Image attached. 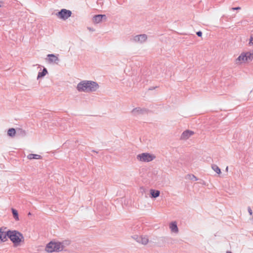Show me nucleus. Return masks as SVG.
<instances>
[{
    "label": "nucleus",
    "instance_id": "20",
    "mask_svg": "<svg viewBox=\"0 0 253 253\" xmlns=\"http://www.w3.org/2000/svg\"><path fill=\"white\" fill-rule=\"evenodd\" d=\"M249 45L251 46H253V35H252L250 37Z\"/></svg>",
    "mask_w": 253,
    "mask_h": 253
},
{
    "label": "nucleus",
    "instance_id": "2",
    "mask_svg": "<svg viewBox=\"0 0 253 253\" xmlns=\"http://www.w3.org/2000/svg\"><path fill=\"white\" fill-rule=\"evenodd\" d=\"M253 59V50L247 52H243L235 60V64L237 66L248 63Z\"/></svg>",
    "mask_w": 253,
    "mask_h": 253
},
{
    "label": "nucleus",
    "instance_id": "4",
    "mask_svg": "<svg viewBox=\"0 0 253 253\" xmlns=\"http://www.w3.org/2000/svg\"><path fill=\"white\" fill-rule=\"evenodd\" d=\"M64 246L60 242H50L46 247L45 250L48 253L60 252L63 250Z\"/></svg>",
    "mask_w": 253,
    "mask_h": 253
},
{
    "label": "nucleus",
    "instance_id": "6",
    "mask_svg": "<svg viewBox=\"0 0 253 253\" xmlns=\"http://www.w3.org/2000/svg\"><path fill=\"white\" fill-rule=\"evenodd\" d=\"M72 12L69 10L62 9L60 12L56 14V15L59 18L66 20L71 16Z\"/></svg>",
    "mask_w": 253,
    "mask_h": 253
},
{
    "label": "nucleus",
    "instance_id": "23",
    "mask_svg": "<svg viewBox=\"0 0 253 253\" xmlns=\"http://www.w3.org/2000/svg\"><path fill=\"white\" fill-rule=\"evenodd\" d=\"M241 9V8L240 7L232 8L233 10H238V9Z\"/></svg>",
    "mask_w": 253,
    "mask_h": 253
},
{
    "label": "nucleus",
    "instance_id": "27",
    "mask_svg": "<svg viewBox=\"0 0 253 253\" xmlns=\"http://www.w3.org/2000/svg\"><path fill=\"white\" fill-rule=\"evenodd\" d=\"M226 253H232L231 252H227Z\"/></svg>",
    "mask_w": 253,
    "mask_h": 253
},
{
    "label": "nucleus",
    "instance_id": "28",
    "mask_svg": "<svg viewBox=\"0 0 253 253\" xmlns=\"http://www.w3.org/2000/svg\"><path fill=\"white\" fill-rule=\"evenodd\" d=\"M31 213L30 212H29L28 215H31Z\"/></svg>",
    "mask_w": 253,
    "mask_h": 253
},
{
    "label": "nucleus",
    "instance_id": "24",
    "mask_svg": "<svg viewBox=\"0 0 253 253\" xmlns=\"http://www.w3.org/2000/svg\"><path fill=\"white\" fill-rule=\"evenodd\" d=\"M3 2L0 0V7H1L2 5Z\"/></svg>",
    "mask_w": 253,
    "mask_h": 253
},
{
    "label": "nucleus",
    "instance_id": "9",
    "mask_svg": "<svg viewBox=\"0 0 253 253\" xmlns=\"http://www.w3.org/2000/svg\"><path fill=\"white\" fill-rule=\"evenodd\" d=\"M147 36L145 34L136 36L134 37V41L136 42H143L146 41Z\"/></svg>",
    "mask_w": 253,
    "mask_h": 253
},
{
    "label": "nucleus",
    "instance_id": "26",
    "mask_svg": "<svg viewBox=\"0 0 253 253\" xmlns=\"http://www.w3.org/2000/svg\"><path fill=\"white\" fill-rule=\"evenodd\" d=\"M193 177H194V178H195L196 180H197V178H196V177H195L194 175H193Z\"/></svg>",
    "mask_w": 253,
    "mask_h": 253
},
{
    "label": "nucleus",
    "instance_id": "12",
    "mask_svg": "<svg viewBox=\"0 0 253 253\" xmlns=\"http://www.w3.org/2000/svg\"><path fill=\"white\" fill-rule=\"evenodd\" d=\"M150 193L151 198H156L159 196L160 192L159 190H156L154 189H150Z\"/></svg>",
    "mask_w": 253,
    "mask_h": 253
},
{
    "label": "nucleus",
    "instance_id": "14",
    "mask_svg": "<svg viewBox=\"0 0 253 253\" xmlns=\"http://www.w3.org/2000/svg\"><path fill=\"white\" fill-rule=\"evenodd\" d=\"M27 158L29 160L42 159V157L41 155L34 154H30L28 155Z\"/></svg>",
    "mask_w": 253,
    "mask_h": 253
},
{
    "label": "nucleus",
    "instance_id": "8",
    "mask_svg": "<svg viewBox=\"0 0 253 253\" xmlns=\"http://www.w3.org/2000/svg\"><path fill=\"white\" fill-rule=\"evenodd\" d=\"M194 134V132L192 130H187L184 131L181 136V138L182 139H188L190 136L193 135Z\"/></svg>",
    "mask_w": 253,
    "mask_h": 253
},
{
    "label": "nucleus",
    "instance_id": "11",
    "mask_svg": "<svg viewBox=\"0 0 253 253\" xmlns=\"http://www.w3.org/2000/svg\"><path fill=\"white\" fill-rule=\"evenodd\" d=\"M8 232L4 231L0 229V242H3L7 240Z\"/></svg>",
    "mask_w": 253,
    "mask_h": 253
},
{
    "label": "nucleus",
    "instance_id": "13",
    "mask_svg": "<svg viewBox=\"0 0 253 253\" xmlns=\"http://www.w3.org/2000/svg\"><path fill=\"white\" fill-rule=\"evenodd\" d=\"M169 228L171 231L177 233L178 231V229L175 222H171L169 225Z\"/></svg>",
    "mask_w": 253,
    "mask_h": 253
},
{
    "label": "nucleus",
    "instance_id": "18",
    "mask_svg": "<svg viewBox=\"0 0 253 253\" xmlns=\"http://www.w3.org/2000/svg\"><path fill=\"white\" fill-rule=\"evenodd\" d=\"M7 134L9 136L11 137H13L15 136L16 134V131L14 128H11L8 129Z\"/></svg>",
    "mask_w": 253,
    "mask_h": 253
},
{
    "label": "nucleus",
    "instance_id": "16",
    "mask_svg": "<svg viewBox=\"0 0 253 253\" xmlns=\"http://www.w3.org/2000/svg\"><path fill=\"white\" fill-rule=\"evenodd\" d=\"M47 73V71L45 68H44L42 72H39L38 75V79L42 78L45 76Z\"/></svg>",
    "mask_w": 253,
    "mask_h": 253
},
{
    "label": "nucleus",
    "instance_id": "15",
    "mask_svg": "<svg viewBox=\"0 0 253 253\" xmlns=\"http://www.w3.org/2000/svg\"><path fill=\"white\" fill-rule=\"evenodd\" d=\"M138 242L141 243L142 244H146L148 242V239L147 237H141L138 239Z\"/></svg>",
    "mask_w": 253,
    "mask_h": 253
},
{
    "label": "nucleus",
    "instance_id": "25",
    "mask_svg": "<svg viewBox=\"0 0 253 253\" xmlns=\"http://www.w3.org/2000/svg\"><path fill=\"white\" fill-rule=\"evenodd\" d=\"M228 167H226V171H228Z\"/></svg>",
    "mask_w": 253,
    "mask_h": 253
},
{
    "label": "nucleus",
    "instance_id": "7",
    "mask_svg": "<svg viewBox=\"0 0 253 253\" xmlns=\"http://www.w3.org/2000/svg\"><path fill=\"white\" fill-rule=\"evenodd\" d=\"M47 57L48 58L47 60L49 63L55 64L58 63L59 59L57 56L53 54H50L47 55Z\"/></svg>",
    "mask_w": 253,
    "mask_h": 253
},
{
    "label": "nucleus",
    "instance_id": "3",
    "mask_svg": "<svg viewBox=\"0 0 253 253\" xmlns=\"http://www.w3.org/2000/svg\"><path fill=\"white\" fill-rule=\"evenodd\" d=\"M15 247L20 246L24 242V237L20 232L16 231H8V236Z\"/></svg>",
    "mask_w": 253,
    "mask_h": 253
},
{
    "label": "nucleus",
    "instance_id": "22",
    "mask_svg": "<svg viewBox=\"0 0 253 253\" xmlns=\"http://www.w3.org/2000/svg\"><path fill=\"white\" fill-rule=\"evenodd\" d=\"M197 35L199 37H201V36H202V33L201 32H200V31L198 32L197 33Z\"/></svg>",
    "mask_w": 253,
    "mask_h": 253
},
{
    "label": "nucleus",
    "instance_id": "21",
    "mask_svg": "<svg viewBox=\"0 0 253 253\" xmlns=\"http://www.w3.org/2000/svg\"><path fill=\"white\" fill-rule=\"evenodd\" d=\"M248 211H249V213L250 214V215H252L253 214L252 210H251V209L250 208H248Z\"/></svg>",
    "mask_w": 253,
    "mask_h": 253
},
{
    "label": "nucleus",
    "instance_id": "17",
    "mask_svg": "<svg viewBox=\"0 0 253 253\" xmlns=\"http://www.w3.org/2000/svg\"><path fill=\"white\" fill-rule=\"evenodd\" d=\"M12 212L13 217L15 218V219L16 221H18L19 220V217H18V211L16 210H15L14 209H12Z\"/></svg>",
    "mask_w": 253,
    "mask_h": 253
},
{
    "label": "nucleus",
    "instance_id": "1",
    "mask_svg": "<svg viewBox=\"0 0 253 253\" xmlns=\"http://www.w3.org/2000/svg\"><path fill=\"white\" fill-rule=\"evenodd\" d=\"M98 87V84L92 81H83L79 83L77 86V89L79 91L84 92L94 91Z\"/></svg>",
    "mask_w": 253,
    "mask_h": 253
},
{
    "label": "nucleus",
    "instance_id": "19",
    "mask_svg": "<svg viewBox=\"0 0 253 253\" xmlns=\"http://www.w3.org/2000/svg\"><path fill=\"white\" fill-rule=\"evenodd\" d=\"M212 169L218 174L221 173V170L216 165H212L211 166Z\"/></svg>",
    "mask_w": 253,
    "mask_h": 253
},
{
    "label": "nucleus",
    "instance_id": "5",
    "mask_svg": "<svg viewBox=\"0 0 253 253\" xmlns=\"http://www.w3.org/2000/svg\"><path fill=\"white\" fill-rule=\"evenodd\" d=\"M137 159L142 162H149L155 159L156 156L148 153H143L137 156Z\"/></svg>",
    "mask_w": 253,
    "mask_h": 253
},
{
    "label": "nucleus",
    "instance_id": "10",
    "mask_svg": "<svg viewBox=\"0 0 253 253\" xmlns=\"http://www.w3.org/2000/svg\"><path fill=\"white\" fill-rule=\"evenodd\" d=\"M105 18L106 17V15H102V14H99V15H95L93 17V22L95 24H97V23H100L103 18Z\"/></svg>",
    "mask_w": 253,
    "mask_h": 253
}]
</instances>
